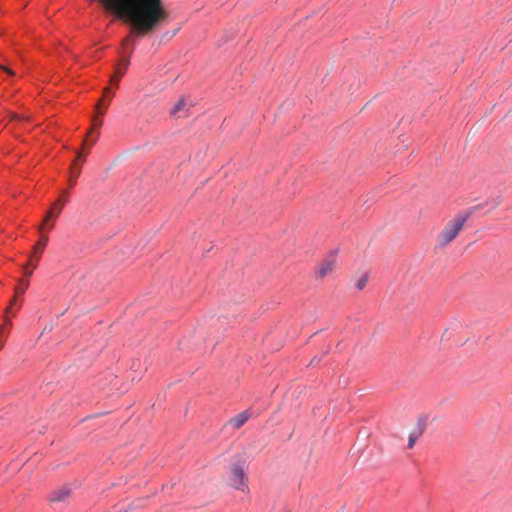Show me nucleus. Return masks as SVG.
Here are the masks:
<instances>
[{"label":"nucleus","mask_w":512,"mask_h":512,"mask_svg":"<svg viewBox=\"0 0 512 512\" xmlns=\"http://www.w3.org/2000/svg\"><path fill=\"white\" fill-rule=\"evenodd\" d=\"M467 218V215H458L450 220L438 235V245L440 247L449 245L458 236Z\"/></svg>","instance_id":"7ed1b4c3"},{"label":"nucleus","mask_w":512,"mask_h":512,"mask_svg":"<svg viewBox=\"0 0 512 512\" xmlns=\"http://www.w3.org/2000/svg\"><path fill=\"white\" fill-rule=\"evenodd\" d=\"M29 286V282L28 281H25V280H20L19 281V285L15 288V293L16 294H23L26 289L28 288Z\"/></svg>","instance_id":"ddd939ff"},{"label":"nucleus","mask_w":512,"mask_h":512,"mask_svg":"<svg viewBox=\"0 0 512 512\" xmlns=\"http://www.w3.org/2000/svg\"><path fill=\"white\" fill-rule=\"evenodd\" d=\"M0 69H2L3 71H5V72H6V73H8L9 75H14V72H13L11 69H9L8 67H6V66H2V65H0Z\"/></svg>","instance_id":"a211bd4d"},{"label":"nucleus","mask_w":512,"mask_h":512,"mask_svg":"<svg viewBox=\"0 0 512 512\" xmlns=\"http://www.w3.org/2000/svg\"><path fill=\"white\" fill-rule=\"evenodd\" d=\"M5 325H6V326H10V325H11V321H10V319L5 318Z\"/></svg>","instance_id":"4be33fe9"},{"label":"nucleus","mask_w":512,"mask_h":512,"mask_svg":"<svg viewBox=\"0 0 512 512\" xmlns=\"http://www.w3.org/2000/svg\"><path fill=\"white\" fill-rule=\"evenodd\" d=\"M190 106L191 104H189L184 97H181L173 106L170 113L174 117H186L188 115Z\"/></svg>","instance_id":"6e6552de"},{"label":"nucleus","mask_w":512,"mask_h":512,"mask_svg":"<svg viewBox=\"0 0 512 512\" xmlns=\"http://www.w3.org/2000/svg\"><path fill=\"white\" fill-rule=\"evenodd\" d=\"M425 427H426L425 421L420 419L417 422V426L414 428V430L409 435L408 446L410 448H412L416 444L417 439L422 436V434L424 433Z\"/></svg>","instance_id":"9d476101"},{"label":"nucleus","mask_w":512,"mask_h":512,"mask_svg":"<svg viewBox=\"0 0 512 512\" xmlns=\"http://www.w3.org/2000/svg\"><path fill=\"white\" fill-rule=\"evenodd\" d=\"M47 242H48V236L42 235L40 240L33 247V251H32L30 259L38 261L40 259L41 253L43 252Z\"/></svg>","instance_id":"9b49d317"},{"label":"nucleus","mask_w":512,"mask_h":512,"mask_svg":"<svg viewBox=\"0 0 512 512\" xmlns=\"http://www.w3.org/2000/svg\"><path fill=\"white\" fill-rule=\"evenodd\" d=\"M129 66V60H123L120 63V67L117 68L116 73L111 77L110 81L112 83L117 84L119 82L120 77L126 72Z\"/></svg>","instance_id":"f8f14e48"},{"label":"nucleus","mask_w":512,"mask_h":512,"mask_svg":"<svg viewBox=\"0 0 512 512\" xmlns=\"http://www.w3.org/2000/svg\"><path fill=\"white\" fill-rule=\"evenodd\" d=\"M68 202V198L65 195H62L58 198V200L52 205L51 209L47 212L44 217L43 223L39 226V231H41L44 227V224L52 219L57 218L63 206Z\"/></svg>","instance_id":"423d86ee"},{"label":"nucleus","mask_w":512,"mask_h":512,"mask_svg":"<svg viewBox=\"0 0 512 512\" xmlns=\"http://www.w3.org/2000/svg\"><path fill=\"white\" fill-rule=\"evenodd\" d=\"M248 462L245 454H238L237 457L230 464L229 473L227 475L228 485L243 493H249L248 476H247Z\"/></svg>","instance_id":"f03ea898"},{"label":"nucleus","mask_w":512,"mask_h":512,"mask_svg":"<svg viewBox=\"0 0 512 512\" xmlns=\"http://www.w3.org/2000/svg\"><path fill=\"white\" fill-rule=\"evenodd\" d=\"M102 125V120L100 119H93V127L89 130L88 135H90L93 131V129L99 128Z\"/></svg>","instance_id":"dca6fc26"},{"label":"nucleus","mask_w":512,"mask_h":512,"mask_svg":"<svg viewBox=\"0 0 512 512\" xmlns=\"http://www.w3.org/2000/svg\"><path fill=\"white\" fill-rule=\"evenodd\" d=\"M102 101L103 99H100V101L96 104V110L98 111L99 114H104V111H101V105H102Z\"/></svg>","instance_id":"f3484780"},{"label":"nucleus","mask_w":512,"mask_h":512,"mask_svg":"<svg viewBox=\"0 0 512 512\" xmlns=\"http://www.w3.org/2000/svg\"><path fill=\"white\" fill-rule=\"evenodd\" d=\"M11 117H12V119H16V118H17V115L12 114V115H11Z\"/></svg>","instance_id":"393cba45"},{"label":"nucleus","mask_w":512,"mask_h":512,"mask_svg":"<svg viewBox=\"0 0 512 512\" xmlns=\"http://www.w3.org/2000/svg\"><path fill=\"white\" fill-rule=\"evenodd\" d=\"M337 267V254L331 252L318 266L316 271V277L323 279L331 274Z\"/></svg>","instance_id":"20e7f679"},{"label":"nucleus","mask_w":512,"mask_h":512,"mask_svg":"<svg viewBox=\"0 0 512 512\" xmlns=\"http://www.w3.org/2000/svg\"><path fill=\"white\" fill-rule=\"evenodd\" d=\"M367 280H368L367 275L362 276V277L357 281V283H356V287H357L359 290H362V289L365 287V285H366V283H367Z\"/></svg>","instance_id":"2eb2a0df"},{"label":"nucleus","mask_w":512,"mask_h":512,"mask_svg":"<svg viewBox=\"0 0 512 512\" xmlns=\"http://www.w3.org/2000/svg\"><path fill=\"white\" fill-rule=\"evenodd\" d=\"M109 92V88L104 89V96Z\"/></svg>","instance_id":"5701e85b"},{"label":"nucleus","mask_w":512,"mask_h":512,"mask_svg":"<svg viewBox=\"0 0 512 512\" xmlns=\"http://www.w3.org/2000/svg\"><path fill=\"white\" fill-rule=\"evenodd\" d=\"M14 301H15V299H13V300L11 301L10 305L14 304ZM10 310H11V306L7 307V308H6V313H9V312H10Z\"/></svg>","instance_id":"412c9836"},{"label":"nucleus","mask_w":512,"mask_h":512,"mask_svg":"<svg viewBox=\"0 0 512 512\" xmlns=\"http://www.w3.org/2000/svg\"><path fill=\"white\" fill-rule=\"evenodd\" d=\"M72 489L68 486H62L58 489L53 490L48 497V500L52 503L66 502L71 496Z\"/></svg>","instance_id":"0eeeda50"},{"label":"nucleus","mask_w":512,"mask_h":512,"mask_svg":"<svg viewBox=\"0 0 512 512\" xmlns=\"http://www.w3.org/2000/svg\"><path fill=\"white\" fill-rule=\"evenodd\" d=\"M38 261H35L33 259H30L28 262V266L31 267V270H28L27 267L24 268V272L26 275H31L33 270L37 267Z\"/></svg>","instance_id":"4468645a"},{"label":"nucleus","mask_w":512,"mask_h":512,"mask_svg":"<svg viewBox=\"0 0 512 512\" xmlns=\"http://www.w3.org/2000/svg\"><path fill=\"white\" fill-rule=\"evenodd\" d=\"M253 416V412L250 409L240 412L239 414L231 417L225 424V428H231L232 430H238L244 426V424Z\"/></svg>","instance_id":"39448f33"},{"label":"nucleus","mask_w":512,"mask_h":512,"mask_svg":"<svg viewBox=\"0 0 512 512\" xmlns=\"http://www.w3.org/2000/svg\"><path fill=\"white\" fill-rule=\"evenodd\" d=\"M129 41V38L123 40V45H125Z\"/></svg>","instance_id":"b1692460"},{"label":"nucleus","mask_w":512,"mask_h":512,"mask_svg":"<svg viewBox=\"0 0 512 512\" xmlns=\"http://www.w3.org/2000/svg\"><path fill=\"white\" fill-rule=\"evenodd\" d=\"M118 18L131 24L138 34L155 31L168 18L162 0H101Z\"/></svg>","instance_id":"f257e3e1"},{"label":"nucleus","mask_w":512,"mask_h":512,"mask_svg":"<svg viewBox=\"0 0 512 512\" xmlns=\"http://www.w3.org/2000/svg\"><path fill=\"white\" fill-rule=\"evenodd\" d=\"M5 339L0 337V349L4 347Z\"/></svg>","instance_id":"aec40b11"},{"label":"nucleus","mask_w":512,"mask_h":512,"mask_svg":"<svg viewBox=\"0 0 512 512\" xmlns=\"http://www.w3.org/2000/svg\"><path fill=\"white\" fill-rule=\"evenodd\" d=\"M0 337L4 338V339L6 338V334L4 332V327H0Z\"/></svg>","instance_id":"6ab92c4d"},{"label":"nucleus","mask_w":512,"mask_h":512,"mask_svg":"<svg viewBox=\"0 0 512 512\" xmlns=\"http://www.w3.org/2000/svg\"><path fill=\"white\" fill-rule=\"evenodd\" d=\"M86 146L87 145H86V138H85L84 142H83V145H82V149L77 152L76 158L74 159V162L72 164V167H71V178L76 179L78 177V175L80 174V169L79 168L76 169L75 165H77L79 163V161H81V162L85 161L86 155L89 153V149H87V151L84 152V150L86 149Z\"/></svg>","instance_id":"1a4fd4ad"}]
</instances>
